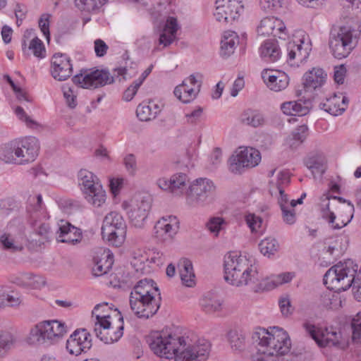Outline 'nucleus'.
<instances>
[{"label":"nucleus","mask_w":361,"mask_h":361,"mask_svg":"<svg viewBox=\"0 0 361 361\" xmlns=\"http://www.w3.org/2000/svg\"><path fill=\"white\" fill-rule=\"evenodd\" d=\"M73 65L70 58L66 54L56 53L51 59V73L59 81H64L71 77Z\"/></svg>","instance_id":"obj_26"},{"label":"nucleus","mask_w":361,"mask_h":361,"mask_svg":"<svg viewBox=\"0 0 361 361\" xmlns=\"http://www.w3.org/2000/svg\"><path fill=\"white\" fill-rule=\"evenodd\" d=\"M281 210L283 221L286 224L293 225L296 222L297 216L295 209L287 207Z\"/></svg>","instance_id":"obj_58"},{"label":"nucleus","mask_w":361,"mask_h":361,"mask_svg":"<svg viewBox=\"0 0 361 361\" xmlns=\"http://www.w3.org/2000/svg\"><path fill=\"white\" fill-rule=\"evenodd\" d=\"M188 183V176L182 172L174 173L169 178H160L157 181L159 188L176 196L185 195Z\"/></svg>","instance_id":"obj_20"},{"label":"nucleus","mask_w":361,"mask_h":361,"mask_svg":"<svg viewBox=\"0 0 361 361\" xmlns=\"http://www.w3.org/2000/svg\"><path fill=\"white\" fill-rule=\"evenodd\" d=\"M182 283L187 287L195 285V275L192 262L188 259H181L178 264Z\"/></svg>","instance_id":"obj_34"},{"label":"nucleus","mask_w":361,"mask_h":361,"mask_svg":"<svg viewBox=\"0 0 361 361\" xmlns=\"http://www.w3.org/2000/svg\"><path fill=\"white\" fill-rule=\"evenodd\" d=\"M123 164L128 173L134 176L137 169V159L133 154H128L123 159Z\"/></svg>","instance_id":"obj_56"},{"label":"nucleus","mask_w":361,"mask_h":361,"mask_svg":"<svg viewBox=\"0 0 361 361\" xmlns=\"http://www.w3.org/2000/svg\"><path fill=\"white\" fill-rule=\"evenodd\" d=\"M260 55L267 61L274 62L280 57V49L277 43L272 40L265 41L259 48Z\"/></svg>","instance_id":"obj_39"},{"label":"nucleus","mask_w":361,"mask_h":361,"mask_svg":"<svg viewBox=\"0 0 361 361\" xmlns=\"http://www.w3.org/2000/svg\"><path fill=\"white\" fill-rule=\"evenodd\" d=\"M36 235H39V238H32V241H35L37 246H41V245L44 244L50 238V231L49 226L45 224L40 225L37 230Z\"/></svg>","instance_id":"obj_51"},{"label":"nucleus","mask_w":361,"mask_h":361,"mask_svg":"<svg viewBox=\"0 0 361 361\" xmlns=\"http://www.w3.org/2000/svg\"><path fill=\"white\" fill-rule=\"evenodd\" d=\"M63 97L68 107L74 109L77 106L76 95L73 90L66 85L63 87Z\"/></svg>","instance_id":"obj_59"},{"label":"nucleus","mask_w":361,"mask_h":361,"mask_svg":"<svg viewBox=\"0 0 361 361\" xmlns=\"http://www.w3.org/2000/svg\"><path fill=\"white\" fill-rule=\"evenodd\" d=\"M92 336L85 329L75 330L68 339L66 348L71 355H79L92 347Z\"/></svg>","instance_id":"obj_22"},{"label":"nucleus","mask_w":361,"mask_h":361,"mask_svg":"<svg viewBox=\"0 0 361 361\" xmlns=\"http://www.w3.org/2000/svg\"><path fill=\"white\" fill-rule=\"evenodd\" d=\"M262 77L267 86L274 92L285 90L289 83L288 75L280 71L265 70L262 72Z\"/></svg>","instance_id":"obj_28"},{"label":"nucleus","mask_w":361,"mask_h":361,"mask_svg":"<svg viewBox=\"0 0 361 361\" xmlns=\"http://www.w3.org/2000/svg\"><path fill=\"white\" fill-rule=\"evenodd\" d=\"M5 298L6 307H16L21 305L23 302L22 295L15 290L4 292Z\"/></svg>","instance_id":"obj_50"},{"label":"nucleus","mask_w":361,"mask_h":361,"mask_svg":"<svg viewBox=\"0 0 361 361\" xmlns=\"http://www.w3.org/2000/svg\"><path fill=\"white\" fill-rule=\"evenodd\" d=\"M243 6L238 0H216L214 16L221 23H232L238 18Z\"/></svg>","instance_id":"obj_19"},{"label":"nucleus","mask_w":361,"mask_h":361,"mask_svg":"<svg viewBox=\"0 0 361 361\" xmlns=\"http://www.w3.org/2000/svg\"><path fill=\"white\" fill-rule=\"evenodd\" d=\"M154 110L149 104H141L138 105L136 109L137 118L142 121H148L154 118L159 111V107L156 104H153Z\"/></svg>","instance_id":"obj_45"},{"label":"nucleus","mask_w":361,"mask_h":361,"mask_svg":"<svg viewBox=\"0 0 361 361\" xmlns=\"http://www.w3.org/2000/svg\"><path fill=\"white\" fill-rule=\"evenodd\" d=\"M94 49L97 57H103L107 53L108 45L101 39H97L94 42Z\"/></svg>","instance_id":"obj_62"},{"label":"nucleus","mask_w":361,"mask_h":361,"mask_svg":"<svg viewBox=\"0 0 361 361\" xmlns=\"http://www.w3.org/2000/svg\"><path fill=\"white\" fill-rule=\"evenodd\" d=\"M283 0H261V8L265 12H276L283 6Z\"/></svg>","instance_id":"obj_52"},{"label":"nucleus","mask_w":361,"mask_h":361,"mask_svg":"<svg viewBox=\"0 0 361 361\" xmlns=\"http://www.w3.org/2000/svg\"><path fill=\"white\" fill-rule=\"evenodd\" d=\"M15 341V336L11 331L0 329V359L6 355Z\"/></svg>","instance_id":"obj_46"},{"label":"nucleus","mask_w":361,"mask_h":361,"mask_svg":"<svg viewBox=\"0 0 361 361\" xmlns=\"http://www.w3.org/2000/svg\"><path fill=\"white\" fill-rule=\"evenodd\" d=\"M294 276L295 274L293 272L282 273L276 276H274L272 277L271 282L275 286H278L290 282Z\"/></svg>","instance_id":"obj_60"},{"label":"nucleus","mask_w":361,"mask_h":361,"mask_svg":"<svg viewBox=\"0 0 361 361\" xmlns=\"http://www.w3.org/2000/svg\"><path fill=\"white\" fill-rule=\"evenodd\" d=\"M27 239L22 226L15 228L11 224L7 231L0 235V243L3 249L12 253L24 250Z\"/></svg>","instance_id":"obj_17"},{"label":"nucleus","mask_w":361,"mask_h":361,"mask_svg":"<svg viewBox=\"0 0 361 361\" xmlns=\"http://www.w3.org/2000/svg\"><path fill=\"white\" fill-rule=\"evenodd\" d=\"M16 139L0 147V160L7 164H18Z\"/></svg>","instance_id":"obj_40"},{"label":"nucleus","mask_w":361,"mask_h":361,"mask_svg":"<svg viewBox=\"0 0 361 361\" xmlns=\"http://www.w3.org/2000/svg\"><path fill=\"white\" fill-rule=\"evenodd\" d=\"M78 176L87 202L94 207H101L105 202L106 195L98 177L86 169L80 170Z\"/></svg>","instance_id":"obj_10"},{"label":"nucleus","mask_w":361,"mask_h":361,"mask_svg":"<svg viewBox=\"0 0 361 361\" xmlns=\"http://www.w3.org/2000/svg\"><path fill=\"white\" fill-rule=\"evenodd\" d=\"M17 283L22 287L31 289H41L47 282L45 279L31 273H23L17 279Z\"/></svg>","instance_id":"obj_35"},{"label":"nucleus","mask_w":361,"mask_h":361,"mask_svg":"<svg viewBox=\"0 0 361 361\" xmlns=\"http://www.w3.org/2000/svg\"><path fill=\"white\" fill-rule=\"evenodd\" d=\"M304 328L320 347L335 346L344 348L345 346V341L343 340L341 333L333 327L319 330L314 325L305 323Z\"/></svg>","instance_id":"obj_13"},{"label":"nucleus","mask_w":361,"mask_h":361,"mask_svg":"<svg viewBox=\"0 0 361 361\" xmlns=\"http://www.w3.org/2000/svg\"><path fill=\"white\" fill-rule=\"evenodd\" d=\"M92 273L95 276H101L108 273L114 264V255L109 250L99 248L93 258Z\"/></svg>","instance_id":"obj_27"},{"label":"nucleus","mask_w":361,"mask_h":361,"mask_svg":"<svg viewBox=\"0 0 361 361\" xmlns=\"http://www.w3.org/2000/svg\"><path fill=\"white\" fill-rule=\"evenodd\" d=\"M108 0H75V6L81 11L87 13L97 12Z\"/></svg>","instance_id":"obj_43"},{"label":"nucleus","mask_w":361,"mask_h":361,"mask_svg":"<svg viewBox=\"0 0 361 361\" xmlns=\"http://www.w3.org/2000/svg\"><path fill=\"white\" fill-rule=\"evenodd\" d=\"M240 121L244 125L257 128L264 124V118L258 111L247 109L241 114Z\"/></svg>","instance_id":"obj_41"},{"label":"nucleus","mask_w":361,"mask_h":361,"mask_svg":"<svg viewBox=\"0 0 361 361\" xmlns=\"http://www.w3.org/2000/svg\"><path fill=\"white\" fill-rule=\"evenodd\" d=\"M261 161L260 152L252 147H240L229 159V171L235 174L241 173L245 168H252Z\"/></svg>","instance_id":"obj_12"},{"label":"nucleus","mask_w":361,"mask_h":361,"mask_svg":"<svg viewBox=\"0 0 361 361\" xmlns=\"http://www.w3.org/2000/svg\"><path fill=\"white\" fill-rule=\"evenodd\" d=\"M326 200L329 198L326 197ZM354 206L343 197H334L322 209V217L334 230L341 229L350 222L353 216Z\"/></svg>","instance_id":"obj_7"},{"label":"nucleus","mask_w":361,"mask_h":361,"mask_svg":"<svg viewBox=\"0 0 361 361\" xmlns=\"http://www.w3.org/2000/svg\"><path fill=\"white\" fill-rule=\"evenodd\" d=\"M179 229V221L175 216H166L157 221L154 237L159 241L171 240Z\"/></svg>","instance_id":"obj_23"},{"label":"nucleus","mask_w":361,"mask_h":361,"mask_svg":"<svg viewBox=\"0 0 361 361\" xmlns=\"http://www.w3.org/2000/svg\"><path fill=\"white\" fill-rule=\"evenodd\" d=\"M202 82L197 79L194 74L186 78L183 82L176 86L174 90L175 96L183 103L193 101L200 91Z\"/></svg>","instance_id":"obj_21"},{"label":"nucleus","mask_w":361,"mask_h":361,"mask_svg":"<svg viewBox=\"0 0 361 361\" xmlns=\"http://www.w3.org/2000/svg\"><path fill=\"white\" fill-rule=\"evenodd\" d=\"M117 326H112L111 321L103 320L99 325H94V331L97 337L105 343L118 341L123 334V322Z\"/></svg>","instance_id":"obj_25"},{"label":"nucleus","mask_w":361,"mask_h":361,"mask_svg":"<svg viewBox=\"0 0 361 361\" xmlns=\"http://www.w3.org/2000/svg\"><path fill=\"white\" fill-rule=\"evenodd\" d=\"M252 338L257 343L258 352L268 357L283 355L290 350L291 342L288 334L277 326L269 329L257 327Z\"/></svg>","instance_id":"obj_5"},{"label":"nucleus","mask_w":361,"mask_h":361,"mask_svg":"<svg viewBox=\"0 0 361 361\" xmlns=\"http://www.w3.org/2000/svg\"><path fill=\"white\" fill-rule=\"evenodd\" d=\"M66 332L64 323L56 320L44 321L30 329L27 342L32 345L49 346L56 343Z\"/></svg>","instance_id":"obj_8"},{"label":"nucleus","mask_w":361,"mask_h":361,"mask_svg":"<svg viewBox=\"0 0 361 361\" xmlns=\"http://www.w3.org/2000/svg\"><path fill=\"white\" fill-rule=\"evenodd\" d=\"M14 112L18 118L23 122L27 128H37L39 126V124L35 120H33L27 113L24 111L23 107L16 106L14 109Z\"/></svg>","instance_id":"obj_48"},{"label":"nucleus","mask_w":361,"mask_h":361,"mask_svg":"<svg viewBox=\"0 0 361 361\" xmlns=\"http://www.w3.org/2000/svg\"><path fill=\"white\" fill-rule=\"evenodd\" d=\"M18 164H25L32 162L38 156L39 142L37 137L27 136L16 139Z\"/></svg>","instance_id":"obj_18"},{"label":"nucleus","mask_w":361,"mask_h":361,"mask_svg":"<svg viewBox=\"0 0 361 361\" xmlns=\"http://www.w3.org/2000/svg\"><path fill=\"white\" fill-rule=\"evenodd\" d=\"M319 107L333 116L341 115L345 111V107L341 106V100L336 94L327 98L325 102L321 103Z\"/></svg>","instance_id":"obj_42"},{"label":"nucleus","mask_w":361,"mask_h":361,"mask_svg":"<svg viewBox=\"0 0 361 361\" xmlns=\"http://www.w3.org/2000/svg\"><path fill=\"white\" fill-rule=\"evenodd\" d=\"M203 109L198 107L190 114H185L186 123L190 125L196 124L200 119L202 115Z\"/></svg>","instance_id":"obj_63"},{"label":"nucleus","mask_w":361,"mask_h":361,"mask_svg":"<svg viewBox=\"0 0 361 361\" xmlns=\"http://www.w3.org/2000/svg\"><path fill=\"white\" fill-rule=\"evenodd\" d=\"M326 76L327 74L322 68H313L303 76L304 88L309 91L321 87L326 82Z\"/></svg>","instance_id":"obj_30"},{"label":"nucleus","mask_w":361,"mask_h":361,"mask_svg":"<svg viewBox=\"0 0 361 361\" xmlns=\"http://www.w3.org/2000/svg\"><path fill=\"white\" fill-rule=\"evenodd\" d=\"M142 80H137L134 81L133 85L129 86L124 92L123 99L127 102L132 100L133 98L134 97V96L135 95L137 90L142 85Z\"/></svg>","instance_id":"obj_61"},{"label":"nucleus","mask_w":361,"mask_h":361,"mask_svg":"<svg viewBox=\"0 0 361 361\" xmlns=\"http://www.w3.org/2000/svg\"><path fill=\"white\" fill-rule=\"evenodd\" d=\"M245 220L252 233H259L262 226V219L255 214L249 213L245 215Z\"/></svg>","instance_id":"obj_49"},{"label":"nucleus","mask_w":361,"mask_h":361,"mask_svg":"<svg viewBox=\"0 0 361 361\" xmlns=\"http://www.w3.org/2000/svg\"><path fill=\"white\" fill-rule=\"evenodd\" d=\"M312 47L310 37L304 30L295 31L293 40L287 44L289 61L297 60L303 62L308 58Z\"/></svg>","instance_id":"obj_14"},{"label":"nucleus","mask_w":361,"mask_h":361,"mask_svg":"<svg viewBox=\"0 0 361 361\" xmlns=\"http://www.w3.org/2000/svg\"><path fill=\"white\" fill-rule=\"evenodd\" d=\"M74 84L82 88H97L114 82V76L109 71L96 70L78 74L72 78Z\"/></svg>","instance_id":"obj_15"},{"label":"nucleus","mask_w":361,"mask_h":361,"mask_svg":"<svg viewBox=\"0 0 361 361\" xmlns=\"http://www.w3.org/2000/svg\"><path fill=\"white\" fill-rule=\"evenodd\" d=\"M124 208L130 222L136 228H142L151 209V202L148 199L137 197L132 200L129 204L123 203Z\"/></svg>","instance_id":"obj_16"},{"label":"nucleus","mask_w":361,"mask_h":361,"mask_svg":"<svg viewBox=\"0 0 361 361\" xmlns=\"http://www.w3.org/2000/svg\"><path fill=\"white\" fill-rule=\"evenodd\" d=\"M358 266L352 259L339 262L330 268L324 276L328 288L341 292L352 287L354 296L361 301V277L357 274Z\"/></svg>","instance_id":"obj_2"},{"label":"nucleus","mask_w":361,"mask_h":361,"mask_svg":"<svg viewBox=\"0 0 361 361\" xmlns=\"http://www.w3.org/2000/svg\"><path fill=\"white\" fill-rule=\"evenodd\" d=\"M352 340L358 343L361 338V316L357 314L355 318L351 322Z\"/></svg>","instance_id":"obj_54"},{"label":"nucleus","mask_w":361,"mask_h":361,"mask_svg":"<svg viewBox=\"0 0 361 361\" xmlns=\"http://www.w3.org/2000/svg\"><path fill=\"white\" fill-rule=\"evenodd\" d=\"M147 342L155 355L166 359L176 357V361H206L211 350L205 338H189L164 331L151 333Z\"/></svg>","instance_id":"obj_1"},{"label":"nucleus","mask_w":361,"mask_h":361,"mask_svg":"<svg viewBox=\"0 0 361 361\" xmlns=\"http://www.w3.org/2000/svg\"><path fill=\"white\" fill-rule=\"evenodd\" d=\"M271 192L272 195L279 194L278 202L281 209L289 207V199L288 195L285 193L283 186L279 185L277 190L272 189Z\"/></svg>","instance_id":"obj_57"},{"label":"nucleus","mask_w":361,"mask_h":361,"mask_svg":"<svg viewBox=\"0 0 361 361\" xmlns=\"http://www.w3.org/2000/svg\"><path fill=\"white\" fill-rule=\"evenodd\" d=\"M178 28L177 19L172 16L169 17L159 37V44H163L164 47L170 45L174 41Z\"/></svg>","instance_id":"obj_32"},{"label":"nucleus","mask_w":361,"mask_h":361,"mask_svg":"<svg viewBox=\"0 0 361 361\" xmlns=\"http://www.w3.org/2000/svg\"><path fill=\"white\" fill-rule=\"evenodd\" d=\"M111 312L114 315L118 317L119 322H122L123 317L121 312L117 310H112L107 302L97 305L92 310V317H95L96 321L94 325H99L103 320L110 321L111 316L109 314Z\"/></svg>","instance_id":"obj_33"},{"label":"nucleus","mask_w":361,"mask_h":361,"mask_svg":"<svg viewBox=\"0 0 361 361\" xmlns=\"http://www.w3.org/2000/svg\"><path fill=\"white\" fill-rule=\"evenodd\" d=\"M228 341L233 350L241 351L245 348V334L237 330H231L227 335Z\"/></svg>","instance_id":"obj_44"},{"label":"nucleus","mask_w":361,"mask_h":361,"mask_svg":"<svg viewBox=\"0 0 361 361\" xmlns=\"http://www.w3.org/2000/svg\"><path fill=\"white\" fill-rule=\"evenodd\" d=\"M216 185L207 178H199L189 185L185 192L186 203L192 207H202L213 202Z\"/></svg>","instance_id":"obj_9"},{"label":"nucleus","mask_w":361,"mask_h":361,"mask_svg":"<svg viewBox=\"0 0 361 361\" xmlns=\"http://www.w3.org/2000/svg\"><path fill=\"white\" fill-rule=\"evenodd\" d=\"M200 305L204 311L213 313L221 310L223 300L215 293H207L201 299Z\"/></svg>","instance_id":"obj_36"},{"label":"nucleus","mask_w":361,"mask_h":361,"mask_svg":"<svg viewBox=\"0 0 361 361\" xmlns=\"http://www.w3.org/2000/svg\"><path fill=\"white\" fill-rule=\"evenodd\" d=\"M126 233V225L120 214L111 212L104 217L102 227L103 239L118 247L124 241Z\"/></svg>","instance_id":"obj_11"},{"label":"nucleus","mask_w":361,"mask_h":361,"mask_svg":"<svg viewBox=\"0 0 361 361\" xmlns=\"http://www.w3.org/2000/svg\"><path fill=\"white\" fill-rule=\"evenodd\" d=\"M159 288L152 279H142L134 286L130 295L132 311L139 318L148 319L154 315L160 307Z\"/></svg>","instance_id":"obj_4"},{"label":"nucleus","mask_w":361,"mask_h":361,"mask_svg":"<svg viewBox=\"0 0 361 361\" xmlns=\"http://www.w3.org/2000/svg\"><path fill=\"white\" fill-rule=\"evenodd\" d=\"M279 247L278 241L271 237L262 240L259 244L261 253L268 257L274 255L277 252Z\"/></svg>","instance_id":"obj_47"},{"label":"nucleus","mask_w":361,"mask_h":361,"mask_svg":"<svg viewBox=\"0 0 361 361\" xmlns=\"http://www.w3.org/2000/svg\"><path fill=\"white\" fill-rule=\"evenodd\" d=\"M57 240L75 245L80 243L82 238L81 230L70 223L61 221L57 231Z\"/></svg>","instance_id":"obj_29"},{"label":"nucleus","mask_w":361,"mask_h":361,"mask_svg":"<svg viewBox=\"0 0 361 361\" xmlns=\"http://www.w3.org/2000/svg\"><path fill=\"white\" fill-rule=\"evenodd\" d=\"M310 107V100L286 102L281 105L283 113L288 116H305L309 113Z\"/></svg>","instance_id":"obj_31"},{"label":"nucleus","mask_w":361,"mask_h":361,"mask_svg":"<svg viewBox=\"0 0 361 361\" xmlns=\"http://www.w3.org/2000/svg\"><path fill=\"white\" fill-rule=\"evenodd\" d=\"M360 30L350 25L334 27L330 32L329 45L335 58L347 57L355 47Z\"/></svg>","instance_id":"obj_6"},{"label":"nucleus","mask_w":361,"mask_h":361,"mask_svg":"<svg viewBox=\"0 0 361 361\" xmlns=\"http://www.w3.org/2000/svg\"><path fill=\"white\" fill-rule=\"evenodd\" d=\"M238 43V37L233 31H226L221 41V54L228 57L231 56Z\"/></svg>","instance_id":"obj_38"},{"label":"nucleus","mask_w":361,"mask_h":361,"mask_svg":"<svg viewBox=\"0 0 361 361\" xmlns=\"http://www.w3.org/2000/svg\"><path fill=\"white\" fill-rule=\"evenodd\" d=\"M259 35L268 36L272 35L279 39H286L288 37V30L284 23L275 17H266L263 18L257 29Z\"/></svg>","instance_id":"obj_24"},{"label":"nucleus","mask_w":361,"mask_h":361,"mask_svg":"<svg viewBox=\"0 0 361 361\" xmlns=\"http://www.w3.org/2000/svg\"><path fill=\"white\" fill-rule=\"evenodd\" d=\"M326 159L321 152H312L305 159V166L312 171L313 174H322L325 171Z\"/></svg>","instance_id":"obj_37"},{"label":"nucleus","mask_w":361,"mask_h":361,"mask_svg":"<svg viewBox=\"0 0 361 361\" xmlns=\"http://www.w3.org/2000/svg\"><path fill=\"white\" fill-rule=\"evenodd\" d=\"M224 223V219L221 217H213L207 224V227L212 233H218Z\"/></svg>","instance_id":"obj_64"},{"label":"nucleus","mask_w":361,"mask_h":361,"mask_svg":"<svg viewBox=\"0 0 361 361\" xmlns=\"http://www.w3.org/2000/svg\"><path fill=\"white\" fill-rule=\"evenodd\" d=\"M224 268L225 281L237 287L256 284L262 279L251 259L234 252L225 255Z\"/></svg>","instance_id":"obj_3"},{"label":"nucleus","mask_w":361,"mask_h":361,"mask_svg":"<svg viewBox=\"0 0 361 361\" xmlns=\"http://www.w3.org/2000/svg\"><path fill=\"white\" fill-rule=\"evenodd\" d=\"M29 49L32 50L33 54L38 58H44L45 49L42 42L37 37H34L29 45Z\"/></svg>","instance_id":"obj_53"},{"label":"nucleus","mask_w":361,"mask_h":361,"mask_svg":"<svg viewBox=\"0 0 361 361\" xmlns=\"http://www.w3.org/2000/svg\"><path fill=\"white\" fill-rule=\"evenodd\" d=\"M307 130L308 128L306 125H301L296 128L292 133L293 140L295 142L292 143L291 145L302 143L307 135Z\"/></svg>","instance_id":"obj_55"}]
</instances>
